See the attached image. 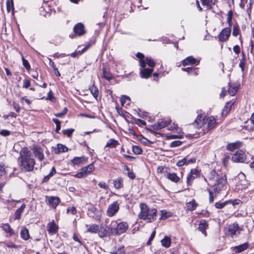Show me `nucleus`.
I'll return each mask as SVG.
<instances>
[{
    "mask_svg": "<svg viewBox=\"0 0 254 254\" xmlns=\"http://www.w3.org/2000/svg\"><path fill=\"white\" fill-rule=\"evenodd\" d=\"M207 178L208 184L214 187L213 190L215 193H218L223 190L227 183L225 174L220 170H211Z\"/></svg>",
    "mask_w": 254,
    "mask_h": 254,
    "instance_id": "obj_1",
    "label": "nucleus"
},
{
    "mask_svg": "<svg viewBox=\"0 0 254 254\" xmlns=\"http://www.w3.org/2000/svg\"><path fill=\"white\" fill-rule=\"evenodd\" d=\"M18 163L20 169L24 172L32 171L35 165V161L27 148H22L19 152Z\"/></svg>",
    "mask_w": 254,
    "mask_h": 254,
    "instance_id": "obj_2",
    "label": "nucleus"
},
{
    "mask_svg": "<svg viewBox=\"0 0 254 254\" xmlns=\"http://www.w3.org/2000/svg\"><path fill=\"white\" fill-rule=\"evenodd\" d=\"M197 128L203 127V129L209 130L214 128L216 125V121L213 116L206 117L204 114L198 115L195 119L194 123Z\"/></svg>",
    "mask_w": 254,
    "mask_h": 254,
    "instance_id": "obj_3",
    "label": "nucleus"
},
{
    "mask_svg": "<svg viewBox=\"0 0 254 254\" xmlns=\"http://www.w3.org/2000/svg\"><path fill=\"white\" fill-rule=\"evenodd\" d=\"M140 212L138 214L140 219L146 221L147 222H152L156 219L157 210L154 208H149L145 203H140L139 205Z\"/></svg>",
    "mask_w": 254,
    "mask_h": 254,
    "instance_id": "obj_4",
    "label": "nucleus"
},
{
    "mask_svg": "<svg viewBox=\"0 0 254 254\" xmlns=\"http://www.w3.org/2000/svg\"><path fill=\"white\" fill-rule=\"evenodd\" d=\"M145 66L140 69V74L142 78H148L153 70V67L155 65V62L151 58L147 57L144 60Z\"/></svg>",
    "mask_w": 254,
    "mask_h": 254,
    "instance_id": "obj_5",
    "label": "nucleus"
},
{
    "mask_svg": "<svg viewBox=\"0 0 254 254\" xmlns=\"http://www.w3.org/2000/svg\"><path fill=\"white\" fill-rule=\"evenodd\" d=\"M111 231L115 235L122 234L127 231L128 225L126 222H122L117 224L116 221L112 222Z\"/></svg>",
    "mask_w": 254,
    "mask_h": 254,
    "instance_id": "obj_6",
    "label": "nucleus"
},
{
    "mask_svg": "<svg viewBox=\"0 0 254 254\" xmlns=\"http://www.w3.org/2000/svg\"><path fill=\"white\" fill-rule=\"evenodd\" d=\"M171 123H172V120L170 118L159 119L156 123L151 126L150 128H148V130L154 134H159L153 130H160L170 125Z\"/></svg>",
    "mask_w": 254,
    "mask_h": 254,
    "instance_id": "obj_7",
    "label": "nucleus"
},
{
    "mask_svg": "<svg viewBox=\"0 0 254 254\" xmlns=\"http://www.w3.org/2000/svg\"><path fill=\"white\" fill-rule=\"evenodd\" d=\"M240 228L237 223H234L230 224L226 229L225 233L227 235L233 237L234 236L240 233Z\"/></svg>",
    "mask_w": 254,
    "mask_h": 254,
    "instance_id": "obj_8",
    "label": "nucleus"
},
{
    "mask_svg": "<svg viewBox=\"0 0 254 254\" xmlns=\"http://www.w3.org/2000/svg\"><path fill=\"white\" fill-rule=\"evenodd\" d=\"M87 214L90 217L99 220L102 215V211L98 210L93 205L90 204L88 207Z\"/></svg>",
    "mask_w": 254,
    "mask_h": 254,
    "instance_id": "obj_9",
    "label": "nucleus"
},
{
    "mask_svg": "<svg viewBox=\"0 0 254 254\" xmlns=\"http://www.w3.org/2000/svg\"><path fill=\"white\" fill-rule=\"evenodd\" d=\"M245 153L241 150L237 151L232 156V161L236 163H243L246 160Z\"/></svg>",
    "mask_w": 254,
    "mask_h": 254,
    "instance_id": "obj_10",
    "label": "nucleus"
},
{
    "mask_svg": "<svg viewBox=\"0 0 254 254\" xmlns=\"http://www.w3.org/2000/svg\"><path fill=\"white\" fill-rule=\"evenodd\" d=\"M119 210V204L117 201H114L110 204L107 210V215L109 217H113L118 212Z\"/></svg>",
    "mask_w": 254,
    "mask_h": 254,
    "instance_id": "obj_11",
    "label": "nucleus"
},
{
    "mask_svg": "<svg viewBox=\"0 0 254 254\" xmlns=\"http://www.w3.org/2000/svg\"><path fill=\"white\" fill-rule=\"evenodd\" d=\"M199 176V172L196 169H191L187 178V183L189 186L192 184L193 180Z\"/></svg>",
    "mask_w": 254,
    "mask_h": 254,
    "instance_id": "obj_12",
    "label": "nucleus"
},
{
    "mask_svg": "<svg viewBox=\"0 0 254 254\" xmlns=\"http://www.w3.org/2000/svg\"><path fill=\"white\" fill-rule=\"evenodd\" d=\"M46 201L47 203L51 206L56 208V207L61 202V200L59 197L54 196H46Z\"/></svg>",
    "mask_w": 254,
    "mask_h": 254,
    "instance_id": "obj_13",
    "label": "nucleus"
},
{
    "mask_svg": "<svg viewBox=\"0 0 254 254\" xmlns=\"http://www.w3.org/2000/svg\"><path fill=\"white\" fill-rule=\"evenodd\" d=\"M231 31V30L230 28H224L218 35L219 41L221 42L227 41L230 35Z\"/></svg>",
    "mask_w": 254,
    "mask_h": 254,
    "instance_id": "obj_14",
    "label": "nucleus"
},
{
    "mask_svg": "<svg viewBox=\"0 0 254 254\" xmlns=\"http://www.w3.org/2000/svg\"><path fill=\"white\" fill-rule=\"evenodd\" d=\"M73 31L79 36L84 35L86 32L84 24L82 23H78L74 26Z\"/></svg>",
    "mask_w": 254,
    "mask_h": 254,
    "instance_id": "obj_15",
    "label": "nucleus"
},
{
    "mask_svg": "<svg viewBox=\"0 0 254 254\" xmlns=\"http://www.w3.org/2000/svg\"><path fill=\"white\" fill-rule=\"evenodd\" d=\"M165 177L172 182L178 183L183 177V174L181 173V177L177 175L175 173L168 172L165 174Z\"/></svg>",
    "mask_w": 254,
    "mask_h": 254,
    "instance_id": "obj_16",
    "label": "nucleus"
},
{
    "mask_svg": "<svg viewBox=\"0 0 254 254\" xmlns=\"http://www.w3.org/2000/svg\"><path fill=\"white\" fill-rule=\"evenodd\" d=\"M33 152L35 156L40 161H42L44 158V155L43 150L39 146H35L33 149Z\"/></svg>",
    "mask_w": 254,
    "mask_h": 254,
    "instance_id": "obj_17",
    "label": "nucleus"
},
{
    "mask_svg": "<svg viewBox=\"0 0 254 254\" xmlns=\"http://www.w3.org/2000/svg\"><path fill=\"white\" fill-rule=\"evenodd\" d=\"M121 105L123 107L126 109H128V106H129L131 104L130 98L126 95H122L120 99Z\"/></svg>",
    "mask_w": 254,
    "mask_h": 254,
    "instance_id": "obj_18",
    "label": "nucleus"
},
{
    "mask_svg": "<svg viewBox=\"0 0 254 254\" xmlns=\"http://www.w3.org/2000/svg\"><path fill=\"white\" fill-rule=\"evenodd\" d=\"M87 158L84 156L81 157H75L71 160V163L73 165H78L86 162Z\"/></svg>",
    "mask_w": 254,
    "mask_h": 254,
    "instance_id": "obj_19",
    "label": "nucleus"
},
{
    "mask_svg": "<svg viewBox=\"0 0 254 254\" xmlns=\"http://www.w3.org/2000/svg\"><path fill=\"white\" fill-rule=\"evenodd\" d=\"M249 247V243L246 242L243 244L234 247V251L236 253H240L248 249Z\"/></svg>",
    "mask_w": 254,
    "mask_h": 254,
    "instance_id": "obj_20",
    "label": "nucleus"
},
{
    "mask_svg": "<svg viewBox=\"0 0 254 254\" xmlns=\"http://www.w3.org/2000/svg\"><path fill=\"white\" fill-rule=\"evenodd\" d=\"M208 225L207 222L203 220L201 221L198 224V229L202 232L204 236H206V230L208 228Z\"/></svg>",
    "mask_w": 254,
    "mask_h": 254,
    "instance_id": "obj_21",
    "label": "nucleus"
},
{
    "mask_svg": "<svg viewBox=\"0 0 254 254\" xmlns=\"http://www.w3.org/2000/svg\"><path fill=\"white\" fill-rule=\"evenodd\" d=\"M113 185L117 189H121L124 187V179L122 177H118L113 180Z\"/></svg>",
    "mask_w": 254,
    "mask_h": 254,
    "instance_id": "obj_22",
    "label": "nucleus"
},
{
    "mask_svg": "<svg viewBox=\"0 0 254 254\" xmlns=\"http://www.w3.org/2000/svg\"><path fill=\"white\" fill-rule=\"evenodd\" d=\"M20 237L24 240H27L30 238L28 230L25 227H22L20 230Z\"/></svg>",
    "mask_w": 254,
    "mask_h": 254,
    "instance_id": "obj_23",
    "label": "nucleus"
},
{
    "mask_svg": "<svg viewBox=\"0 0 254 254\" xmlns=\"http://www.w3.org/2000/svg\"><path fill=\"white\" fill-rule=\"evenodd\" d=\"M83 173H84V175L87 176L88 175L90 174L92 171L94 170V163H92L86 167H83L81 169Z\"/></svg>",
    "mask_w": 254,
    "mask_h": 254,
    "instance_id": "obj_24",
    "label": "nucleus"
},
{
    "mask_svg": "<svg viewBox=\"0 0 254 254\" xmlns=\"http://www.w3.org/2000/svg\"><path fill=\"white\" fill-rule=\"evenodd\" d=\"M228 85H229V88L228 90V94H230L231 96H234L237 92L239 87H238V86H237L234 84H231L230 83H229Z\"/></svg>",
    "mask_w": 254,
    "mask_h": 254,
    "instance_id": "obj_25",
    "label": "nucleus"
},
{
    "mask_svg": "<svg viewBox=\"0 0 254 254\" xmlns=\"http://www.w3.org/2000/svg\"><path fill=\"white\" fill-rule=\"evenodd\" d=\"M197 62L196 60L192 56H190L182 61V64L186 66L188 64H193Z\"/></svg>",
    "mask_w": 254,
    "mask_h": 254,
    "instance_id": "obj_26",
    "label": "nucleus"
},
{
    "mask_svg": "<svg viewBox=\"0 0 254 254\" xmlns=\"http://www.w3.org/2000/svg\"><path fill=\"white\" fill-rule=\"evenodd\" d=\"M242 146V143L240 141H236L234 143H229L227 146V149L230 151L240 148Z\"/></svg>",
    "mask_w": 254,
    "mask_h": 254,
    "instance_id": "obj_27",
    "label": "nucleus"
},
{
    "mask_svg": "<svg viewBox=\"0 0 254 254\" xmlns=\"http://www.w3.org/2000/svg\"><path fill=\"white\" fill-rule=\"evenodd\" d=\"M47 230L50 233H55L58 231V226L55 222L53 221L48 224Z\"/></svg>",
    "mask_w": 254,
    "mask_h": 254,
    "instance_id": "obj_28",
    "label": "nucleus"
},
{
    "mask_svg": "<svg viewBox=\"0 0 254 254\" xmlns=\"http://www.w3.org/2000/svg\"><path fill=\"white\" fill-rule=\"evenodd\" d=\"M202 4L206 6L207 9H210L213 5L217 2V0H200Z\"/></svg>",
    "mask_w": 254,
    "mask_h": 254,
    "instance_id": "obj_29",
    "label": "nucleus"
},
{
    "mask_svg": "<svg viewBox=\"0 0 254 254\" xmlns=\"http://www.w3.org/2000/svg\"><path fill=\"white\" fill-rule=\"evenodd\" d=\"M25 207L26 205L25 204H23L19 208L16 210L14 213L15 219H19L21 218V214L23 212Z\"/></svg>",
    "mask_w": 254,
    "mask_h": 254,
    "instance_id": "obj_30",
    "label": "nucleus"
},
{
    "mask_svg": "<svg viewBox=\"0 0 254 254\" xmlns=\"http://www.w3.org/2000/svg\"><path fill=\"white\" fill-rule=\"evenodd\" d=\"M119 145V142L118 140L114 139H110L107 142L105 146L106 147L115 148L117 145Z\"/></svg>",
    "mask_w": 254,
    "mask_h": 254,
    "instance_id": "obj_31",
    "label": "nucleus"
},
{
    "mask_svg": "<svg viewBox=\"0 0 254 254\" xmlns=\"http://www.w3.org/2000/svg\"><path fill=\"white\" fill-rule=\"evenodd\" d=\"M169 127L168 128V129L169 130L173 131L177 133H181L182 132V128L180 127H178V125L177 124H175V123H173L172 125H171V123L170 124Z\"/></svg>",
    "mask_w": 254,
    "mask_h": 254,
    "instance_id": "obj_32",
    "label": "nucleus"
},
{
    "mask_svg": "<svg viewBox=\"0 0 254 254\" xmlns=\"http://www.w3.org/2000/svg\"><path fill=\"white\" fill-rule=\"evenodd\" d=\"M16 117L15 114L13 112L8 113V114L3 115L2 118L4 120L7 121V123H10L13 121L14 118Z\"/></svg>",
    "mask_w": 254,
    "mask_h": 254,
    "instance_id": "obj_33",
    "label": "nucleus"
},
{
    "mask_svg": "<svg viewBox=\"0 0 254 254\" xmlns=\"http://www.w3.org/2000/svg\"><path fill=\"white\" fill-rule=\"evenodd\" d=\"M89 226V228L87 230V232L91 233H96L99 231V227L97 224H92L91 225H87V227Z\"/></svg>",
    "mask_w": 254,
    "mask_h": 254,
    "instance_id": "obj_34",
    "label": "nucleus"
},
{
    "mask_svg": "<svg viewBox=\"0 0 254 254\" xmlns=\"http://www.w3.org/2000/svg\"><path fill=\"white\" fill-rule=\"evenodd\" d=\"M161 243L163 247L168 248L171 245V238L169 237L165 236L164 238L161 241Z\"/></svg>",
    "mask_w": 254,
    "mask_h": 254,
    "instance_id": "obj_35",
    "label": "nucleus"
},
{
    "mask_svg": "<svg viewBox=\"0 0 254 254\" xmlns=\"http://www.w3.org/2000/svg\"><path fill=\"white\" fill-rule=\"evenodd\" d=\"M67 151V147L63 144H58L57 149L55 150V153L59 154L60 153L66 152Z\"/></svg>",
    "mask_w": 254,
    "mask_h": 254,
    "instance_id": "obj_36",
    "label": "nucleus"
},
{
    "mask_svg": "<svg viewBox=\"0 0 254 254\" xmlns=\"http://www.w3.org/2000/svg\"><path fill=\"white\" fill-rule=\"evenodd\" d=\"M1 227L6 233H8L9 235H12L14 234L12 229L8 223L2 224Z\"/></svg>",
    "mask_w": 254,
    "mask_h": 254,
    "instance_id": "obj_37",
    "label": "nucleus"
},
{
    "mask_svg": "<svg viewBox=\"0 0 254 254\" xmlns=\"http://www.w3.org/2000/svg\"><path fill=\"white\" fill-rule=\"evenodd\" d=\"M89 90L91 93L92 94L93 97L97 100L98 95L99 94V90L97 87L95 86L94 85H92L91 86L89 87Z\"/></svg>",
    "mask_w": 254,
    "mask_h": 254,
    "instance_id": "obj_38",
    "label": "nucleus"
},
{
    "mask_svg": "<svg viewBox=\"0 0 254 254\" xmlns=\"http://www.w3.org/2000/svg\"><path fill=\"white\" fill-rule=\"evenodd\" d=\"M113 254H125V250L124 246L116 247L112 252Z\"/></svg>",
    "mask_w": 254,
    "mask_h": 254,
    "instance_id": "obj_39",
    "label": "nucleus"
},
{
    "mask_svg": "<svg viewBox=\"0 0 254 254\" xmlns=\"http://www.w3.org/2000/svg\"><path fill=\"white\" fill-rule=\"evenodd\" d=\"M232 200H227L224 202H217L215 204V206L217 209H222L227 204L229 203H231Z\"/></svg>",
    "mask_w": 254,
    "mask_h": 254,
    "instance_id": "obj_40",
    "label": "nucleus"
},
{
    "mask_svg": "<svg viewBox=\"0 0 254 254\" xmlns=\"http://www.w3.org/2000/svg\"><path fill=\"white\" fill-rule=\"evenodd\" d=\"M103 75L104 78L107 80L110 81L113 78L112 74L110 71H106V69L104 68H103Z\"/></svg>",
    "mask_w": 254,
    "mask_h": 254,
    "instance_id": "obj_41",
    "label": "nucleus"
},
{
    "mask_svg": "<svg viewBox=\"0 0 254 254\" xmlns=\"http://www.w3.org/2000/svg\"><path fill=\"white\" fill-rule=\"evenodd\" d=\"M187 206L188 210L192 211L196 208V203L194 200H192L187 204Z\"/></svg>",
    "mask_w": 254,
    "mask_h": 254,
    "instance_id": "obj_42",
    "label": "nucleus"
},
{
    "mask_svg": "<svg viewBox=\"0 0 254 254\" xmlns=\"http://www.w3.org/2000/svg\"><path fill=\"white\" fill-rule=\"evenodd\" d=\"M137 58L140 59V65L141 67H144L145 66V63L144 60H143L144 58V55L141 53H137L136 55Z\"/></svg>",
    "mask_w": 254,
    "mask_h": 254,
    "instance_id": "obj_43",
    "label": "nucleus"
},
{
    "mask_svg": "<svg viewBox=\"0 0 254 254\" xmlns=\"http://www.w3.org/2000/svg\"><path fill=\"white\" fill-rule=\"evenodd\" d=\"M157 173L159 174H167V168L165 166H158L157 169Z\"/></svg>",
    "mask_w": 254,
    "mask_h": 254,
    "instance_id": "obj_44",
    "label": "nucleus"
},
{
    "mask_svg": "<svg viewBox=\"0 0 254 254\" xmlns=\"http://www.w3.org/2000/svg\"><path fill=\"white\" fill-rule=\"evenodd\" d=\"M132 151L135 154L139 155L141 154L142 152V149L139 146L137 145H134L132 146Z\"/></svg>",
    "mask_w": 254,
    "mask_h": 254,
    "instance_id": "obj_45",
    "label": "nucleus"
},
{
    "mask_svg": "<svg viewBox=\"0 0 254 254\" xmlns=\"http://www.w3.org/2000/svg\"><path fill=\"white\" fill-rule=\"evenodd\" d=\"M232 16H233V11L232 10H229L227 13V21L229 26L230 27L232 26Z\"/></svg>",
    "mask_w": 254,
    "mask_h": 254,
    "instance_id": "obj_46",
    "label": "nucleus"
},
{
    "mask_svg": "<svg viewBox=\"0 0 254 254\" xmlns=\"http://www.w3.org/2000/svg\"><path fill=\"white\" fill-rule=\"evenodd\" d=\"M101 230L100 231L99 230L98 235L101 238L104 237L106 235L107 233V230H106V227H105L104 226H101Z\"/></svg>",
    "mask_w": 254,
    "mask_h": 254,
    "instance_id": "obj_47",
    "label": "nucleus"
},
{
    "mask_svg": "<svg viewBox=\"0 0 254 254\" xmlns=\"http://www.w3.org/2000/svg\"><path fill=\"white\" fill-rule=\"evenodd\" d=\"M234 102L230 101L227 102L225 106V110L224 111H230L231 110L233 109V106H234Z\"/></svg>",
    "mask_w": 254,
    "mask_h": 254,
    "instance_id": "obj_48",
    "label": "nucleus"
},
{
    "mask_svg": "<svg viewBox=\"0 0 254 254\" xmlns=\"http://www.w3.org/2000/svg\"><path fill=\"white\" fill-rule=\"evenodd\" d=\"M240 29L238 24L234 25L233 29L232 34L234 36L236 37L239 34Z\"/></svg>",
    "mask_w": 254,
    "mask_h": 254,
    "instance_id": "obj_49",
    "label": "nucleus"
},
{
    "mask_svg": "<svg viewBox=\"0 0 254 254\" xmlns=\"http://www.w3.org/2000/svg\"><path fill=\"white\" fill-rule=\"evenodd\" d=\"M22 61L23 65L25 67L26 70H29L30 69V65L28 61L25 59L23 57H22Z\"/></svg>",
    "mask_w": 254,
    "mask_h": 254,
    "instance_id": "obj_50",
    "label": "nucleus"
},
{
    "mask_svg": "<svg viewBox=\"0 0 254 254\" xmlns=\"http://www.w3.org/2000/svg\"><path fill=\"white\" fill-rule=\"evenodd\" d=\"M77 210L74 206H69L67 208L66 213L74 215L76 213Z\"/></svg>",
    "mask_w": 254,
    "mask_h": 254,
    "instance_id": "obj_51",
    "label": "nucleus"
},
{
    "mask_svg": "<svg viewBox=\"0 0 254 254\" xmlns=\"http://www.w3.org/2000/svg\"><path fill=\"white\" fill-rule=\"evenodd\" d=\"M73 131L74 129L72 128L67 129L65 130H63V133L64 135H65L68 137H70L72 135Z\"/></svg>",
    "mask_w": 254,
    "mask_h": 254,
    "instance_id": "obj_52",
    "label": "nucleus"
},
{
    "mask_svg": "<svg viewBox=\"0 0 254 254\" xmlns=\"http://www.w3.org/2000/svg\"><path fill=\"white\" fill-rule=\"evenodd\" d=\"M254 0H250L249 4L247 5L246 11L248 15H250L252 12V6L254 3Z\"/></svg>",
    "mask_w": 254,
    "mask_h": 254,
    "instance_id": "obj_53",
    "label": "nucleus"
},
{
    "mask_svg": "<svg viewBox=\"0 0 254 254\" xmlns=\"http://www.w3.org/2000/svg\"><path fill=\"white\" fill-rule=\"evenodd\" d=\"M6 174L5 165L0 163V176H2Z\"/></svg>",
    "mask_w": 254,
    "mask_h": 254,
    "instance_id": "obj_54",
    "label": "nucleus"
},
{
    "mask_svg": "<svg viewBox=\"0 0 254 254\" xmlns=\"http://www.w3.org/2000/svg\"><path fill=\"white\" fill-rule=\"evenodd\" d=\"M125 168H126V169L128 171L127 174V176H128L130 179H134V178H135V175L134 174V173H133V172H131V171H130V170H129V168H128L127 166H125Z\"/></svg>",
    "mask_w": 254,
    "mask_h": 254,
    "instance_id": "obj_55",
    "label": "nucleus"
},
{
    "mask_svg": "<svg viewBox=\"0 0 254 254\" xmlns=\"http://www.w3.org/2000/svg\"><path fill=\"white\" fill-rule=\"evenodd\" d=\"M186 159V164L188 165L189 164L194 163L196 161V159L195 157L192 158H189L188 157H185Z\"/></svg>",
    "mask_w": 254,
    "mask_h": 254,
    "instance_id": "obj_56",
    "label": "nucleus"
},
{
    "mask_svg": "<svg viewBox=\"0 0 254 254\" xmlns=\"http://www.w3.org/2000/svg\"><path fill=\"white\" fill-rule=\"evenodd\" d=\"M182 141L180 140H176L172 142L170 144V147H176L180 146L182 144Z\"/></svg>",
    "mask_w": 254,
    "mask_h": 254,
    "instance_id": "obj_57",
    "label": "nucleus"
},
{
    "mask_svg": "<svg viewBox=\"0 0 254 254\" xmlns=\"http://www.w3.org/2000/svg\"><path fill=\"white\" fill-rule=\"evenodd\" d=\"M177 165L178 167H182L184 165H187L186 158H184L183 159L179 160L177 163Z\"/></svg>",
    "mask_w": 254,
    "mask_h": 254,
    "instance_id": "obj_58",
    "label": "nucleus"
},
{
    "mask_svg": "<svg viewBox=\"0 0 254 254\" xmlns=\"http://www.w3.org/2000/svg\"><path fill=\"white\" fill-rule=\"evenodd\" d=\"M23 88H28L30 86V81L27 79L25 78L23 81Z\"/></svg>",
    "mask_w": 254,
    "mask_h": 254,
    "instance_id": "obj_59",
    "label": "nucleus"
},
{
    "mask_svg": "<svg viewBox=\"0 0 254 254\" xmlns=\"http://www.w3.org/2000/svg\"><path fill=\"white\" fill-rule=\"evenodd\" d=\"M182 70L183 71L188 72L189 73H191L192 71L195 70V68L192 67H188L187 68H182Z\"/></svg>",
    "mask_w": 254,
    "mask_h": 254,
    "instance_id": "obj_60",
    "label": "nucleus"
},
{
    "mask_svg": "<svg viewBox=\"0 0 254 254\" xmlns=\"http://www.w3.org/2000/svg\"><path fill=\"white\" fill-rule=\"evenodd\" d=\"M155 234H156V232L155 231H154L153 232H152V233H151V235H150V237L147 243V244L148 245H150L151 243V241L153 240V239L155 237Z\"/></svg>",
    "mask_w": 254,
    "mask_h": 254,
    "instance_id": "obj_61",
    "label": "nucleus"
},
{
    "mask_svg": "<svg viewBox=\"0 0 254 254\" xmlns=\"http://www.w3.org/2000/svg\"><path fill=\"white\" fill-rule=\"evenodd\" d=\"M98 185L100 188L105 190H107L108 189V186L105 182H100L98 183Z\"/></svg>",
    "mask_w": 254,
    "mask_h": 254,
    "instance_id": "obj_62",
    "label": "nucleus"
},
{
    "mask_svg": "<svg viewBox=\"0 0 254 254\" xmlns=\"http://www.w3.org/2000/svg\"><path fill=\"white\" fill-rule=\"evenodd\" d=\"M168 213L165 210L161 211V216L160 218V219H165L168 218Z\"/></svg>",
    "mask_w": 254,
    "mask_h": 254,
    "instance_id": "obj_63",
    "label": "nucleus"
},
{
    "mask_svg": "<svg viewBox=\"0 0 254 254\" xmlns=\"http://www.w3.org/2000/svg\"><path fill=\"white\" fill-rule=\"evenodd\" d=\"M0 134L4 136H6L10 134V131L8 130L3 129L0 131Z\"/></svg>",
    "mask_w": 254,
    "mask_h": 254,
    "instance_id": "obj_64",
    "label": "nucleus"
}]
</instances>
